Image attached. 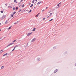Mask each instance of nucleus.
Instances as JSON below:
<instances>
[{"label": "nucleus", "mask_w": 76, "mask_h": 76, "mask_svg": "<svg viewBox=\"0 0 76 76\" xmlns=\"http://www.w3.org/2000/svg\"><path fill=\"white\" fill-rule=\"evenodd\" d=\"M1 23H0V25H1Z\"/></svg>", "instance_id": "09e8293b"}, {"label": "nucleus", "mask_w": 76, "mask_h": 76, "mask_svg": "<svg viewBox=\"0 0 76 76\" xmlns=\"http://www.w3.org/2000/svg\"><path fill=\"white\" fill-rule=\"evenodd\" d=\"M16 41V40H14L13 41V42H15V41Z\"/></svg>", "instance_id": "c756f323"}, {"label": "nucleus", "mask_w": 76, "mask_h": 76, "mask_svg": "<svg viewBox=\"0 0 76 76\" xmlns=\"http://www.w3.org/2000/svg\"><path fill=\"white\" fill-rule=\"evenodd\" d=\"M11 28H12V26H11L10 27L8 28V29H11Z\"/></svg>", "instance_id": "aec40b11"}, {"label": "nucleus", "mask_w": 76, "mask_h": 76, "mask_svg": "<svg viewBox=\"0 0 76 76\" xmlns=\"http://www.w3.org/2000/svg\"><path fill=\"white\" fill-rule=\"evenodd\" d=\"M37 62H39L40 61V58H37Z\"/></svg>", "instance_id": "f257e3e1"}, {"label": "nucleus", "mask_w": 76, "mask_h": 76, "mask_svg": "<svg viewBox=\"0 0 76 76\" xmlns=\"http://www.w3.org/2000/svg\"><path fill=\"white\" fill-rule=\"evenodd\" d=\"M13 10H15V7H14L13 8Z\"/></svg>", "instance_id": "5701e85b"}, {"label": "nucleus", "mask_w": 76, "mask_h": 76, "mask_svg": "<svg viewBox=\"0 0 76 76\" xmlns=\"http://www.w3.org/2000/svg\"><path fill=\"white\" fill-rule=\"evenodd\" d=\"M41 1H40L38 3H37V4H41Z\"/></svg>", "instance_id": "9d476101"}, {"label": "nucleus", "mask_w": 76, "mask_h": 76, "mask_svg": "<svg viewBox=\"0 0 76 76\" xmlns=\"http://www.w3.org/2000/svg\"><path fill=\"white\" fill-rule=\"evenodd\" d=\"M34 8H35V7H34Z\"/></svg>", "instance_id": "603ef678"}, {"label": "nucleus", "mask_w": 76, "mask_h": 76, "mask_svg": "<svg viewBox=\"0 0 76 76\" xmlns=\"http://www.w3.org/2000/svg\"><path fill=\"white\" fill-rule=\"evenodd\" d=\"M14 2H16V3H18V2H17V1L16 0H14Z\"/></svg>", "instance_id": "dca6fc26"}, {"label": "nucleus", "mask_w": 76, "mask_h": 76, "mask_svg": "<svg viewBox=\"0 0 76 76\" xmlns=\"http://www.w3.org/2000/svg\"><path fill=\"white\" fill-rule=\"evenodd\" d=\"M16 13V12H14L12 14V15H15Z\"/></svg>", "instance_id": "6ab92c4d"}, {"label": "nucleus", "mask_w": 76, "mask_h": 76, "mask_svg": "<svg viewBox=\"0 0 76 76\" xmlns=\"http://www.w3.org/2000/svg\"><path fill=\"white\" fill-rule=\"evenodd\" d=\"M36 29V28H34V29L32 30V31H35Z\"/></svg>", "instance_id": "f8f14e48"}, {"label": "nucleus", "mask_w": 76, "mask_h": 76, "mask_svg": "<svg viewBox=\"0 0 76 76\" xmlns=\"http://www.w3.org/2000/svg\"><path fill=\"white\" fill-rule=\"evenodd\" d=\"M14 18H15V17H14V18H13V19H14Z\"/></svg>", "instance_id": "3c124183"}, {"label": "nucleus", "mask_w": 76, "mask_h": 76, "mask_svg": "<svg viewBox=\"0 0 76 76\" xmlns=\"http://www.w3.org/2000/svg\"><path fill=\"white\" fill-rule=\"evenodd\" d=\"M57 71H58V69H56L54 71V72L56 73V72H57Z\"/></svg>", "instance_id": "423d86ee"}, {"label": "nucleus", "mask_w": 76, "mask_h": 76, "mask_svg": "<svg viewBox=\"0 0 76 76\" xmlns=\"http://www.w3.org/2000/svg\"><path fill=\"white\" fill-rule=\"evenodd\" d=\"M18 4H19V7H20V6H21L22 4L21 3H19Z\"/></svg>", "instance_id": "6e6552de"}, {"label": "nucleus", "mask_w": 76, "mask_h": 76, "mask_svg": "<svg viewBox=\"0 0 76 76\" xmlns=\"http://www.w3.org/2000/svg\"><path fill=\"white\" fill-rule=\"evenodd\" d=\"M4 66H2L1 67V69H4Z\"/></svg>", "instance_id": "9b49d317"}, {"label": "nucleus", "mask_w": 76, "mask_h": 76, "mask_svg": "<svg viewBox=\"0 0 76 76\" xmlns=\"http://www.w3.org/2000/svg\"><path fill=\"white\" fill-rule=\"evenodd\" d=\"M14 51V50L13 49V50H12V51Z\"/></svg>", "instance_id": "a18cd8bd"}, {"label": "nucleus", "mask_w": 76, "mask_h": 76, "mask_svg": "<svg viewBox=\"0 0 76 76\" xmlns=\"http://www.w3.org/2000/svg\"><path fill=\"white\" fill-rule=\"evenodd\" d=\"M15 48H16V47H15L13 49V50H15Z\"/></svg>", "instance_id": "2f4dec72"}, {"label": "nucleus", "mask_w": 76, "mask_h": 76, "mask_svg": "<svg viewBox=\"0 0 76 76\" xmlns=\"http://www.w3.org/2000/svg\"><path fill=\"white\" fill-rule=\"evenodd\" d=\"M1 13H3V11H1Z\"/></svg>", "instance_id": "72a5a7b5"}, {"label": "nucleus", "mask_w": 76, "mask_h": 76, "mask_svg": "<svg viewBox=\"0 0 76 76\" xmlns=\"http://www.w3.org/2000/svg\"><path fill=\"white\" fill-rule=\"evenodd\" d=\"M32 33L31 32V33H29V35H31V34Z\"/></svg>", "instance_id": "c9c22d12"}, {"label": "nucleus", "mask_w": 76, "mask_h": 76, "mask_svg": "<svg viewBox=\"0 0 76 76\" xmlns=\"http://www.w3.org/2000/svg\"><path fill=\"white\" fill-rule=\"evenodd\" d=\"M52 14H53V13H50V15H52Z\"/></svg>", "instance_id": "a19ab883"}, {"label": "nucleus", "mask_w": 76, "mask_h": 76, "mask_svg": "<svg viewBox=\"0 0 76 76\" xmlns=\"http://www.w3.org/2000/svg\"><path fill=\"white\" fill-rule=\"evenodd\" d=\"M53 48L54 49V50H55V49L56 48V46L53 47Z\"/></svg>", "instance_id": "ddd939ff"}, {"label": "nucleus", "mask_w": 76, "mask_h": 76, "mask_svg": "<svg viewBox=\"0 0 76 76\" xmlns=\"http://www.w3.org/2000/svg\"><path fill=\"white\" fill-rule=\"evenodd\" d=\"M3 51V50H1L0 51V53H3V52H1Z\"/></svg>", "instance_id": "4be33fe9"}, {"label": "nucleus", "mask_w": 76, "mask_h": 76, "mask_svg": "<svg viewBox=\"0 0 76 76\" xmlns=\"http://www.w3.org/2000/svg\"><path fill=\"white\" fill-rule=\"evenodd\" d=\"M5 5H6V6H7V4L6 3V4H5Z\"/></svg>", "instance_id": "ea45409f"}, {"label": "nucleus", "mask_w": 76, "mask_h": 76, "mask_svg": "<svg viewBox=\"0 0 76 76\" xmlns=\"http://www.w3.org/2000/svg\"><path fill=\"white\" fill-rule=\"evenodd\" d=\"M37 0H35L36 1H37Z\"/></svg>", "instance_id": "49530a36"}, {"label": "nucleus", "mask_w": 76, "mask_h": 76, "mask_svg": "<svg viewBox=\"0 0 76 76\" xmlns=\"http://www.w3.org/2000/svg\"><path fill=\"white\" fill-rule=\"evenodd\" d=\"M6 55H7V53H6L5 54H4L3 56V57H4V56H6Z\"/></svg>", "instance_id": "f3484780"}, {"label": "nucleus", "mask_w": 76, "mask_h": 76, "mask_svg": "<svg viewBox=\"0 0 76 76\" xmlns=\"http://www.w3.org/2000/svg\"><path fill=\"white\" fill-rule=\"evenodd\" d=\"M24 7V4H23L22 6V7Z\"/></svg>", "instance_id": "c85d7f7f"}, {"label": "nucleus", "mask_w": 76, "mask_h": 76, "mask_svg": "<svg viewBox=\"0 0 76 76\" xmlns=\"http://www.w3.org/2000/svg\"><path fill=\"white\" fill-rule=\"evenodd\" d=\"M50 16H48L47 17V18H49V17H50Z\"/></svg>", "instance_id": "58836bf2"}, {"label": "nucleus", "mask_w": 76, "mask_h": 76, "mask_svg": "<svg viewBox=\"0 0 76 76\" xmlns=\"http://www.w3.org/2000/svg\"><path fill=\"white\" fill-rule=\"evenodd\" d=\"M75 66H76V63L75 64Z\"/></svg>", "instance_id": "e433bc0d"}, {"label": "nucleus", "mask_w": 76, "mask_h": 76, "mask_svg": "<svg viewBox=\"0 0 76 76\" xmlns=\"http://www.w3.org/2000/svg\"><path fill=\"white\" fill-rule=\"evenodd\" d=\"M34 0H33L32 1V3H34Z\"/></svg>", "instance_id": "393cba45"}, {"label": "nucleus", "mask_w": 76, "mask_h": 76, "mask_svg": "<svg viewBox=\"0 0 76 76\" xmlns=\"http://www.w3.org/2000/svg\"><path fill=\"white\" fill-rule=\"evenodd\" d=\"M16 10H18V7H16Z\"/></svg>", "instance_id": "a878e982"}, {"label": "nucleus", "mask_w": 76, "mask_h": 76, "mask_svg": "<svg viewBox=\"0 0 76 76\" xmlns=\"http://www.w3.org/2000/svg\"><path fill=\"white\" fill-rule=\"evenodd\" d=\"M61 3H61H59V4H57V6H58V7H60V6H60V4Z\"/></svg>", "instance_id": "39448f33"}, {"label": "nucleus", "mask_w": 76, "mask_h": 76, "mask_svg": "<svg viewBox=\"0 0 76 76\" xmlns=\"http://www.w3.org/2000/svg\"><path fill=\"white\" fill-rule=\"evenodd\" d=\"M67 52L66 51L64 53V55H66V54H67Z\"/></svg>", "instance_id": "1a4fd4ad"}, {"label": "nucleus", "mask_w": 76, "mask_h": 76, "mask_svg": "<svg viewBox=\"0 0 76 76\" xmlns=\"http://www.w3.org/2000/svg\"><path fill=\"white\" fill-rule=\"evenodd\" d=\"M43 20H45V18H44L43 19Z\"/></svg>", "instance_id": "c03bdc74"}, {"label": "nucleus", "mask_w": 76, "mask_h": 76, "mask_svg": "<svg viewBox=\"0 0 76 76\" xmlns=\"http://www.w3.org/2000/svg\"><path fill=\"white\" fill-rule=\"evenodd\" d=\"M11 17H13V14L11 15Z\"/></svg>", "instance_id": "bb28decb"}, {"label": "nucleus", "mask_w": 76, "mask_h": 76, "mask_svg": "<svg viewBox=\"0 0 76 76\" xmlns=\"http://www.w3.org/2000/svg\"><path fill=\"white\" fill-rule=\"evenodd\" d=\"M18 23V22L17 23H14V24H16V23Z\"/></svg>", "instance_id": "473e14b6"}, {"label": "nucleus", "mask_w": 76, "mask_h": 76, "mask_svg": "<svg viewBox=\"0 0 76 76\" xmlns=\"http://www.w3.org/2000/svg\"><path fill=\"white\" fill-rule=\"evenodd\" d=\"M23 1V0H21L20 1V2H22V1Z\"/></svg>", "instance_id": "7c9ffc66"}, {"label": "nucleus", "mask_w": 76, "mask_h": 76, "mask_svg": "<svg viewBox=\"0 0 76 76\" xmlns=\"http://www.w3.org/2000/svg\"><path fill=\"white\" fill-rule=\"evenodd\" d=\"M8 21L7 20L6 21V22H5V24H7V22Z\"/></svg>", "instance_id": "2eb2a0df"}, {"label": "nucleus", "mask_w": 76, "mask_h": 76, "mask_svg": "<svg viewBox=\"0 0 76 76\" xmlns=\"http://www.w3.org/2000/svg\"><path fill=\"white\" fill-rule=\"evenodd\" d=\"M23 12H25V10L23 11Z\"/></svg>", "instance_id": "de8ad7c7"}, {"label": "nucleus", "mask_w": 76, "mask_h": 76, "mask_svg": "<svg viewBox=\"0 0 76 76\" xmlns=\"http://www.w3.org/2000/svg\"><path fill=\"white\" fill-rule=\"evenodd\" d=\"M32 12L31 10H30V11H29V13H31V12Z\"/></svg>", "instance_id": "cd10ccee"}, {"label": "nucleus", "mask_w": 76, "mask_h": 76, "mask_svg": "<svg viewBox=\"0 0 76 76\" xmlns=\"http://www.w3.org/2000/svg\"><path fill=\"white\" fill-rule=\"evenodd\" d=\"M27 36H29V33H28L27 34Z\"/></svg>", "instance_id": "4c0bfd02"}, {"label": "nucleus", "mask_w": 76, "mask_h": 76, "mask_svg": "<svg viewBox=\"0 0 76 76\" xmlns=\"http://www.w3.org/2000/svg\"><path fill=\"white\" fill-rule=\"evenodd\" d=\"M6 16L4 15L2 17V19H3L4 18H5Z\"/></svg>", "instance_id": "20e7f679"}, {"label": "nucleus", "mask_w": 76, "mask_h": 76, "mask_svg": "<svg viewBox=\"0 0 76 76\" xmlns=\"http://www.w3.org/2000/svg\"><path fill=\"white\" fill-rule=\"evenodd\" d=\"M14 43H11L10 44L8 45L7 46V47H9V46H10V45H13V44H14Z\"/></svg>", "instance_id": "f03ea898"}, {"label": "nucleus", "mask_w": 76, "mask_h": 76, "mask_svg": "<svg viewBox=\"0 0 76 76\" xmlns=\"http://www.w3.org/2000/svg\"><path fill=\"white\" fill-rule=\"evenodd\" d=\"M1 29H0V31H1Z\"/></svg>", "instance_id": "8fccbe9b"}, {"label": "nucleus", "mask_w": 76, "mask_h": 76, "mask_svg": "<svg viewBox=\"0 0 76 76\" xmlns=\"http://www.w3.org/2000/svg\"><path fill=\"white\" fill-rule=\"evenodd\" d=\"M10 7V8H12V6H8V8H9Z\"/></svg>", "instance_id": "4468645a"}, {"label": "nucleus", "mask_w": 76, "mask_h": 76, "mask_svg": "<svg viewBox=\"0 0 76 76\" xmlns=\"http://www.w3.org/2000/svg\"><path fill=\"white\" fill-rule=\"evenodd\" d=\"M45 10H42V12H44V11H45Z\"/></svg>", "instance_id": "f704fd0d"}, {"label": "nucleus", "mask_w": 76, "mask_h": 76, "mask_svg": "<svg viewBox=\"0 0 76 76\" xmlns=\"http://www.w3.org/2000/svg\"><path fill=\"white\" fill-rule=\"evenodd\" d=\"M15 48H16V47H18V46L17 45H16V46H15Z\"/></svg>", "instance_id": "79ce46f5"}, {"label": "nucleus", "mask_w": 76, "mask_h": 76, "mask_svg": "<svg viewBox=\"0 0 76 76\" xmlns=\"http://www.w3.org/2000/svg\"><path fill=\"white\" fill-rule=\"evenodd\" d=\"M33 6H34V5L33 4H32L30 6V7H32Z\"/></svg>", "instance_id": "a211bd4d"}, {"label": "nucleus", "mask_w": 76, "mask_h": 76, "mask_svg": "<svg viewBox=\"0 0 76 76\" xmlns=\"http://www.w3.org/2000/svg\"><path fill=\"white\" fill-rule=\"evenodd\" d=\"M36 40V38H34L31 40V42H34V41H35Z\"/></svg>", "instance_id": "7ed1b4c3"}, {"label": "nucleus", "mask_w": 76, "mask_h": 76, "mask_svg": "<svg viewBox=\"0 0 76 76\" xmlns=\"http://www.w3.org/2000/svg\"><path fill=\"white\" fill-rule=\"evenodd\" d=\"M48 9V7H46V9Z\"/></svg>", "instance_id": "37998d69"}, {"label": "nucleus", "mask_w": 76, "mask_h": 76, "mask_svg": "<svg viewBox=\"0 0 76 76\" xmlns=\"http://www.w3.org/2000/svg\"><path fill=\"white\" fill-rule=\"evenodd\" d=\"M52 20H53V19H51V20L49 21V22H50V21H51Z\"/></svg>", "instance_id": "b1692460"}, {"label": "nucleus", "mask_w": 76, "mask_h": 76, "mask_svg": "<svg viewBox=\"0 0 76 76\" xmlns=\"http://www.w3.org/2000/svg\"><path fill=\"white\" fill-rule=\"evenodd\" d=\"M22 11V10L20 9V10H19L18 11V12H20V11Z\"/></svg>", "instance_id": "412c9836"}, {"label": "nucleus", "mask_w": 76, "mask_h": 76, "mask_svg": "<svg viewBox=\"0 0 76 76\" xmlns=\"http://www.w3.org/2000/svg\"><path fill=\"white\" fill-rule=\"evenodd\" d=\"M49 16H51V15H49Z\"/></svg>", "instance_id": "864d4df0"}, {"label": "nucleus", "mask_w": 76, "mask_h": 76, "mask_svg": "<svg viewBox=\"0 0 76 76\" xmlns=\"http://www.w3.org/2000/svg\"><path fill=\"white\" fill-rule=\"evenodd\" d=\"M40 14V13H38V14L37 15H36L35 16V17H36V18H37V17H38L39 15Z\"/></svg>", "instance_id": "0eeeda50"}]
</instances>
